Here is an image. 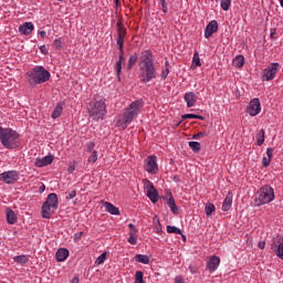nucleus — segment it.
Masks as SVG:
<instances>
[{"instance_id":"obj_1","label":"nucleus","mask_w":283,"mask_h":283,"mask_svg":"<svg viewBox=\"0 0 283 283\" xmlns=\"http://www.w3.org/2000/svg\"><path fill=\"white\" fill-rule=\"evenodd\" d=\"M139 81L140 83H149L158 76V71L154 64V54L151 50H146L139 56Z\"/></svg>"},{"instance_id":"obj_2","label":"nucleus","mask_w":283,"mask_h":283,"mask_svg":"<svg viewBox=\"0 0 283 283\" xmlns=\"http://www.w3.org/2000/svg\"><path fill=\"white\" fill-rule=\"evenodd\" d=\"M140 109H143L142 99H137L125 109L123 114V118L117 122V127H122V129H127V126L132 125V120L138 116Z\"/></svg>"},{"instance_id":"obj_3","label":"nucleus","mask_w":283,"mask_h":283,"mask_svg":"<svg viewBox=\"0 0 283 283\" xmlns=\"http://www.w3.org/2000/svg\"><path fill=\"white\" fill-rule=\"evenodd\" d=\"M50 76L51 74L49 71L45 70V67L39 65L34 66L27 73V78L31 87H34L35 85H42V83H48Z\"/></svg>"},{"instance_id":"obj_4","label":"nucleus","mask_w":283,"mask_h":283,"mask_svg":"<svg viewBox=\"0 0 283 283\" xmlns=\"http://www.w3.org/2000/svg\"><path fill=\"white\" fill-rule=\"evenodd\" d=\"M0 143L6 149H18L19 133L12 128H3L0 126Z\"/></svg>"},{"instance_id":"obj_5","label":"nucleus","mask_w":283,"mask_h":283,"mask_svg":"<svg viewBox=\"0 0 283 283\" xmlns=\"http://www.w3.org/2000/svg\"><path fill=\"white\" fill-rule=\"evenodd\" d=\"M275 200V190L271 186H263L258 191L254 199V207H262V205H269Z\"/></svg>"},{"instance_id":"obj_6","label":"nucleus","mask_w":283,"mask_h":283,"mask_svg":"<svg viewBox=\"0 0 283 283\" xmlns=\"http://www.w3.org/2000/svg\"><path fill=\"white\" fill-rule=\"evenodd\" d=\"M90 118H93L95 123L98 120H104L105 116H107V109H105V102L97 101L92 102L87 108Z\"/></svg>"},{"instance_id":"obj_7","label":"nucleus","mask_w":283,"mask_h":283,"mask_svg":"<svg viewBox=\"0 0 283 283\" xmlns=\"http://www.w3.org/2000/svg\"><path fill=\"white\" fill-rule=\"evenodd\" d=\"M56 209H59V196L56 193H50L42 206V218L50 220Z\"/></svg>"},{"instance_id":"obj_8","label":"nucleus","mask_w":283,"mask_h":283,"mask_svg":"<svg viewBox=\"0 0 283 283\" xmlns=\"http://www.w3.org/2000/svg\"><path fill=\"white\" fill-rule=\"evenodd\" d=\"M277 70H280V63H272L265 70H263L262 80L263 81H273L275 75L277 74Z\"/></svg>"},{"instance_id":"obj_9","label":"nucleus","mask_w":283,"mask_h":283,"mask_svg":"<svg viewBox=\"0 0 283 283\" xmlns=\"http://www.w3.org/2000/svg\"><path fill=\"white\" fill-rule=\"evenodd\" d=\"M117 27V45L119 50H123L125 45V36H127V29L123 25V22L118 21Z\"/></svg>"},{"instance_id":"obj_10","label":"nucleus","mask_w":283,"mask_h":283,"mask_svg":"<svg viewBox=\"0 0 283 283\" xmlns=\"http://www.w3.org/2000/svg\"><path fill=\"white\" fill-rule=\"evenodd\" d=\"M0 180L6 185H14L19 180V172L17 170H9L0 174Z\"/></svg>"},{"instance_id":"obj_11","label":"nucleus","mask_w":283,"mask_h":283,"mask_svg":"<svg viewBox=\"0 0 283 283\" xmlns=\"http://www.w3.org/2000/svg\"><path fill=\"white\" fill-rule=\"evenodd\" d=\"M262 112V104L260 103V98H253L247 106V113L250 116H258Z\"/></svg>"},{"instance_id":"obj_12","label":"nucleus","mask_w":283,"mask_h":283,"mask_svg":"<svg viewBox=\"0 0 283 283\" xmlns=\"http://www.w3.org/2000/svg\"><path fill=\"white\" fill-rule=\"evenodd\" d=\"M156 156H148L146 159L145 169L148 174H157L158 172V164L156 163Z\"/></svg>"},{"instance_id":"obj_13","label":"nucleus","mask_w":283,"mask_h":283,"mask_svg":"<svg viewBox=\"0 0 283 283\" xmlns=\"http://www.w3.org/2000/svg\"><path fill=\"white\" fill-rule=\"evenodd\" d=\"M216 32H218V21L212 20L206 27V30H205L206 39H211V36L216 34Z\"/></svg>"},{"instance_id":"obj_14","label":"nucleus","mask_w":283,"mask_h":283,"mask_svg":"<svg viewBox=\"0 0 283 283\" xmlns=\"http://www.w3.org/2000/svg\"><path fill=\"white\" fill-rule=\"evenodd\" d=\"M146 188L149 200H151L154 203L158 202V190H156L154 184H151V181H147Z\"/></svg>"},{"instance_id":"obj_15","label":"nucleus","mask_w":283,"mask_h":283,"mask_svg":"<svg viewBox=\"0 0 283 283\" xmlns=\"http://www.w3.org/2000/svg\"><path fill=\"white\" fill-rule=\"evenodd\" d=\"M52 163H54V156L53 155H49L45 156L43 158H36L35 159V167H48V165H52Z\"/></svg>"},{"instance_id":"obj_16","label":"nucleus","mask_w":283,"mask_h":283,"mask_svg":"<svg viewBox=\"0 0 283 283\" xmlns=\"http://www.w3.org/2000/svg\"><path fill=\"white\" fill-rule=\"evenodd\" d=\"M123 61H125V51L124 48L119 49V60L115 64V72L117 74L118 81H120V72L123 70Z\"/></svg>"},{"instance_id":"obj_17","label":"nucleus","mask_w":283,"mask_h":283,"mask_svg":"<svg viewBox=\"0 0 283 283\" xmlns=\"http://www.w3.org/2000/svg\"><path fill=\"white\" fill-rule=\"evenodd\" d=\"M20 34H24L25 36L32 34L34 32V24L32 22H24L19 27Z\"/></svg>"},{"instance_id":"obj_18","label":"nucleus","mask_w":283,"mask_h":283,"mask_svg":"<svg viewBox=\"0 0 283 283\" xmlns=\"http://www.w3.org/2000/svg\"><path fill=\"white\" fill-rule=\"evenodd\" d=\"M184 101H186L187 107H193L198 101V96L193 92H187L184 95Z\"/></svg>"},{"instance_id":"obj_19","label":"nucleus","mask_w":283,"mask_h":283,"mask_svg":"<svg viewBox=\"0 0 283 283\" xmlns=\"http://www.w3.org/2000/svg\"><path fill=\"white\" fill-rule=\"evenodd\" d=\"M218 266H220V258L217 255L211 256L207 263V269L213 273V271H218Z\"/></svg>"},{"instance_id":"obj_20","label":"nucleus","mask_w":283,"mask_h":283,"mask_svg":"<svg viewBox=\"0 0 283 283\" xmlns=\"http://www.w3.org/2000/svg\"><path fill=\"white\" fill-rule=\"evenodd\" d=\"M55 258L57 262H65L67 258H70V251L65 248H61L56 251Z\"/></svg>"},{"instance_id":"obj_21","label":"nucleus","mask_w":283,"mask_h":283,"mask_svg":"<svg viewBox=\"0 0 283 283\" xmlns=\"http://www.w3.org/2000/svg\"><path fill=\"white\" fill-rule=\"evenodd\" d=\"M233 205V195H231V192H229L226 196V199L222 203V211H229V209H231V206Z\"/></svg>"},{"instance_id":"obj_22","label":"nucleus","mask_w":283,"mask_h":283,"mask_svg":"<svg viewBox=\"0 0 283 283\" xmlns=\"http://www.w3.org/2000/svg\"><path fill=\"white\" fill-rule=\"evenodd\" d=\"M104 207H105L106 211L108 213H111L112 216H120V210H118V208L116 206H114L113 203L105 201Z\"/></svg>"},{"instance_id":"obj_23","label":"nucleus","mask_w":283,"mask_h":283,"mask_svg":"<svg viewBox=\"0 0 283 283\" xmlns=\"http://www.w3.org/2000/svg\"><path fill=\"white\" fill-rule=\"evenodd\" d=\"M8 224H14L17 222V213L10 208L6 209Z\"/></svg>"},{"instance_id":"obj_24","label":"nucleus","mask_w":283,"mask_h":283,"mask_svg":"<svg viewBox=\"0 0 283 283\" xmlns=\"http://www.w3.org/2000/svg\"><path fill=\"white\" fill-rule=\"evenodd\" d=\"M62 114H63V104L59 103L53 109L52 118L53 119L60 118Z\"/></svg>"},{"instance_id":"obj_25","label":"nucleus","mask_w":283,"mask_h":283,"mask_svg":"<svg viewBox=\"0 0 283 283\" xmlns=\"http://www.w3.org/2000/svg\"><path fill=\"white\" fill-rule=\"evenodd\" d=\"M232 64H233L234 67H243L244 66V56L243 55H237L233 59Z\"/></svg>"},{"instance_id":"obj_26","label":"nucleus","mask_w":283,"mask_h":283,"mask_svg":"<svg viewBox=\"0 0 283 283\" xmlns=\"http://www.w3.org/2000/svg\"><path fill=\"white\" fill-rule=\"evenodd\" d=\"M134 260L140 264H149V256L145 254H136Z\"/></svg>"},{"instance_id":"obj_27","label":"nucleus","mask_w":283,"mask_h":283,"mask_svg":"<svg viewBox=\"0 0 283 283\" xmlns=\"http://www.w3.org/2000/svg\"><path fill=\"white\" fill-rule=\"evenodd\" d=\"M168 207L170 208L171 213H178V206H176V200H174V197L171 196L168 200Z\"/></svg>"},{"instance_id":"obj_28","label":"nucleus","mask_w":283,"mask_h":283,"mask_svg":"<svg viewBox=\"0 0 283 283\" xmlns=\"http://www.w3.org/2000/svg\"><path fill=\"white\" fill-rule=\"evenodd\" d=\"M137 61H138V54H136V53L132 54L128 59L127 70H132V67H134V65H136Z\"/></svg>"},{"instance_id":"obj_29","label":"nucleus","mask_w":283,"mask_h":283,"mask_svg":"<svg viewBox=\"0 0 283 283\" xmlns=\"http://www.w3.org/2000/svg\"><path fill=\"white\" fill-rule=\"evenodd\" d=\"M13 260L14 262H18V264H28V262H30V258H28V255H17Z\"/></svg>"},{"instance_id":"obj_30","label":"nucleus","mask_w":283,"mask_h":283,"mask_svg":"<svg viewBox=\"0 0 283 283\" xmlns=\"http://www.w3.org/2000/svg\"><path fill=\"white\" fill-rule=\"evenodd\" d=\"M256 145L262 147L264 145V129H261L256 135Z\"/></svg>"},{"instance_id":"obj_31","label":"nucleus","mask_w":283,"mask_h":283,"mask_svg":"<svg viewBox=\"0 0 283 283\" xmlns=\"http://www.w3.org/2000/svg\"><path fill=\"white\" fill-rule=\"evenodd\" d=\"M167 232L176 233V235H182V230H180V228H177L176 226H167Z\"/></svg>"},{"instance_id":"obj_32","label":"nucleus","mask_w":283,"mask_h":283,"mask_svg":"<svg viewBox=\"0 0 283 283\" xmlns=\"http://www.w3.org/2000/svg\"><path fill=\"white\" fill-rule=\"evenodd\" d=\"M182 120H187V118H196L197 120H205V117L202 115H196V114H185L181 116Z\"/></svg>"},{"instance_id":"obj_33","label":"nucleus","mask_w":283,"mask_h":283,"mask_svg":"<svg viewBox=\"0 0 283 283\" xmlns=\"http://www.w3.org/2000/svg\"><path fill=\"white\" fill-rule=\"evenodd\" d=\"M189 147L192 149V151H195V154H198V151L201 149V145L198 142H189Z\"/></svg>"},{"instance_id":"obj_34","label":"nucleus","mask_w":283,"mask_h":283,"mask_svg":"<svg viewBox=\"0 0 283 283\" xmlns=\"http://www.w3.org/2000/svg\"><path fill=\"white\" fill-rule=\"evenodd\" d=\"M216 211V206H213V203H207L205 207V212L206 216H211V213H213Z\"/></svg>"},{"instance_id":"obj_35","label":"nucleus","mask_w":283,"mask_h":283,"mask_svg":"<svg viewBox=\"0 0 283 283\" xmlns=\"http://www.w3.org/2000/svg\"><path fill=\"white\" fill-rule=\"evenodd\" d=\"M105 260H107V252L102 253L95 261V264L97 266H101V264L105 263Z\"/></svg>"},{"instance_id":"obj_36","label":"nucleus","mask_w":283,"mask_h":283,"mask_svg":"<svg viewBox=\"0 0 283 283\" xmlns=\"http://www.w3.org/2000/svg\"><path fill=\"white\" fill-rule=\"evenodd\" d=\"M220 7L224 12H228V10L231 8V0H221Z\"/></svg>"},{"instance_id":"obj_37","label":"nucleus","mask_w":283,"mask_h":283,"mask_svg":"<svg viewBox=\"0 0 283 283\" xmlns=\"http://www.w3.org/2000/svg\"><path fill=\"white\" fill-rule=\"evenodd\" d=\"M192 63L197 67H201L202 66V63L200 62V54L198 53V51H196L195 54H193Z\"/></svg>"},{"instance_id":"obj_38","label":"nucleus","mask_w":283,"mask_h":283,"mask_svg":"<svg viewBox=\"0 0 283 283\" xmlns=\"http://www.w3.org/2000/svg\"><path fill=\"white\" fill-rule=\"evenodd\" d=\"M165 66H166V69L161 71L163 81H165V78H167V76H169V61L165 62Z\"/></svg>"},{"instance_id":"obj_39","label":"nucleus","mask_w":283,"mask_h":283,"mask_svg":"<svg viewBox=\"0 0 283 283\" xmlns=\"http://www.w3.org/2000/svg\"><path fill=\"white\" fill-rule=\"evenodd\" d=\"M90 154L91 155L88 156V163H96L98 160V151L93 150Z\"/></svg>"},{"instance_id":"obj_40","label":"nucleus","mask_w":283,"mask_h":283,"mask_svg":"<svg viewBox=\"0 0 283 283\" xmlns=\"http://www.w3.org/2000/svg\"><path fill=\"white\" fill-rule=\"evenodd\" d=\"M144 273L143 271H137L135 274V283H145L143 280Z\"/></svg>"},{"instance_id":"obj_41","label":"nucleus","mask_w":283,"mask_h":283,"mask_svg":"<svg viewBox=\"0 0 283 283\" xmlns=\"http://www.w3.org/2000/svg\"><path fill=\"white\" fill-rule=\"evenodd\" d=\"M53 48H55V50H62L63 48V42H61V39H55L53 41Z\"/></svg>"},{"instance_id":"obj_42","label":"nucleus","mask_w":283,"mask_h":283,"mask_svg":"<svg viewBox=\"0 0 283 283\" xmlns=\"http://www.w3.org/2000/svg\"><path fill=\"white\" fill-rule=\"evenodd\" d=\"M128 242L129 244H138V239L136 238V234L129 233Z\"/></svg>"},{"instance_id":"obj_43","label":"nucleus","mask_w":283,"mask_h":283,"mask_svg":"<svg viewBox=\"0 0 283 283\" xmlns=\"http://www.w3.org/2000/svg\"><path fill=\"white\" fill-rule=\"evenodd\" d=\"M96 147V144L94 142H88L86 146V151L91 154L92 151H95L94 148Z\"/></svg>"},{"instance_id":"obj_44","label":"nucleus","mask_w":283,"mask_h":283,"mask_svg":"<svg viewBox=\"0 0 283 283\" xmlns=\"http://www.w3.org/2000/svg\"><path fill=\"white\" fill-rule=\"evenodd\" d=\"M159 3L163 8L164 14H167V12L169 11V9L167 8V1L166 0H159Z\"/></svg>"},{"instance_id":"obj_45","label":"nucleus","mask_w":283,"mask_h":283,"mask_svg":"<svg viewBox=\"0 0 283 283\" xmlns=\"http://www.w3.org/2000/svg\"><path fill=\"white\" fill-rule=\"evenodd\" d=\"M75 169H76V161L70 163L67 168L69 174H74Z\"/></svg>"},{"instance_id":"obj_46","label":"nucleus","mask_w":283,"mask_h":283,"mask_svg":"<svg viewBox=\"0 0 283 283\" xmlns=\"http://www.w3.org/2000/svg\"><path fill=\"white\" fill-rule=\"evenodd\" d=\"M205 136H207V133L201 132V133H198V134L193 135L192 138L195 140H200V138H205Z\"/></svg>"},{"instance_id":"obj_47","label":"nucleus","mask_w":283,"mask_h":283,"mask_svg":"<svg viewBox=\"0 0 283 283\" xmlns=\"http://www.w3.org/2000/svg\"><path fill=\"white\" fill-rule=\"evenodd\" d=\"M128 229H130L129 233H133V234H137L138 233V229H136V226H134V223H129L128 224Z\"/></svg>"},{"instance_id":"obj_48","label":"nucleus","mask_w":283,"mask_h":283,"mask_svg":"<svg viewBox=\"0 0 283 283\" xmlns=\"http://www.w3.org/2000/svg\"><path fill=\"white\" fill-rule=\"evenodd\" d=\"M73 198H76V191L72 190L66 195V200H72Z\"/></svg>"},{"instance_id":"obj_49","label":"nucleus","mask_w":283,"mask_h":283,"mask_svg":"<svg viewBox=\"0 0 283 283\" xmlns=\"http://www.w3.org/2000/svg\"><path fill=\"white\" fill-rule=\"evenodd\" d=\"M262 165L263 167H269V165H271V159L263 157L262 158Z\"/></svg>"},{"instance_id":"obj_50","label":"nucleus","mask_w":283,"mask_h":283,"mask_svg":"<svg viewBox=\"0 0 283 283\" xmlns=\"http://www.w3.org/2000/svg\"><path fill=\"white\" fill-rule=\"evenodd\" d=\"M266 156H268V159H270V160H271V158H273V148L266 149Z\"/></svg>"},{"instance_id":"obj_51","label":"nucleus","mask_w":283,"mask_h":283,"mask_svg":"<svg viewBox=\"0 0 283 283\" xmlns=\"http://www.w3.org/2000/svg\"><path fill=\"white\" fill-rule=\"evenodd\" d=\"M175 283H185V280L182 279V276H176Z\"/></svg>"},{"instance_id":"obj_52","label":"nucleus","mask_w":283,"mask_h":283,"mask_svg":"<svg viewBox=\"0 0 283 283\" xmlns=\"http://www.w3.org/2000/svg\"><path fill=\"white\" fill-rule=\"evenodd\" d=\"M40 51L42 54H48V50H45V45L40 46Z\"/></svg>"},{"instance_id":"obj_53","label":"nucleus","mask_w":283,"mask_h":283,"mask_svg":"<svg viewBox=\"0 0 283 283\" xmlns=\"http://www.w3.org/2000/svg\"><path fill=\"white\" fill-rule=\"evenodd\" d=\"M265 247H266V242L261 241V242L259 243V249H264Z\"/></svg>"},{"instance_id":"obj_54","label":"nucleus","mask_w":283,"mask_h":283,"mask_svg":"<svg viewBox=\"0 0 283 283\" xmlns=\"http://www.w3.org/2000/svg\"><path fill=\"white\" fill-rule=\"evenodd\" d=\"M81 282V280L78 279V276H74L71 281V283H78Z\"/></svg>"},{"instance_id":"obj_55","label":"nucleus","mask_w":283,"mask_h":283,"mask_svg":"<svg viewBox=\"0 0 283 283\" xmlns=\"http://www.w3.org/2000/svg\"><path fill=\"white\" fill-rule=\"evenodd\" d=\"M39 35L41 36V39H45L46 32L45 31H40Z\"/></svg>"},{"instance_id":"obj_56","label":"nucleus","mask_w":283,"mask_h":283,"mask_svg":"<svg viewBox=\"0 0 283 283\" xmlns=\"http://www.w3.org/2000/svg\"><path fill=\"white\" fill-rule=\"evenodd\" d=\"M115 4L119 6L120 4V0H115Z\"/></svg>"},{"instance_id":"obj_57","label":"nucleus","mask_w":283,"mask_h":283,"mask_svg":"<svg viewBox=\"0 0 283 283\" xmlns=\"http://www.w3.org/2000/svg\"><path fill=\"white\" fill-rule=\"evenodd\" d=\"M280 6L281 8H283V0H280Z\"/></svg>"},{"instance_id":"obj_58","label":"nucleus","mask_w":283,"mask_h":283,"mask_svg":"<svg viewBox=\"0 0 283 283\" xmlns=\"http://www.w3.org/2000/svg\"><path fill=\"white\" fill-rule=\"evenodd\" d=\"M274 32H271V38H273Z\"/></svg>"},{"instance_id":"obj_59","label":"nucleus","mask_w":283,"mask_h":283,"mask_svg":"<svg viewBox=\"0 0 283 283\" xmlns=\"http://www.w3.org/2000/svg\"><path fill=\"white\" fill-rule=\"evenodd\" d=\"M182 238H184V240H185V238H186V237H185V235H182Z\"/></svg>"}]
</instances>
